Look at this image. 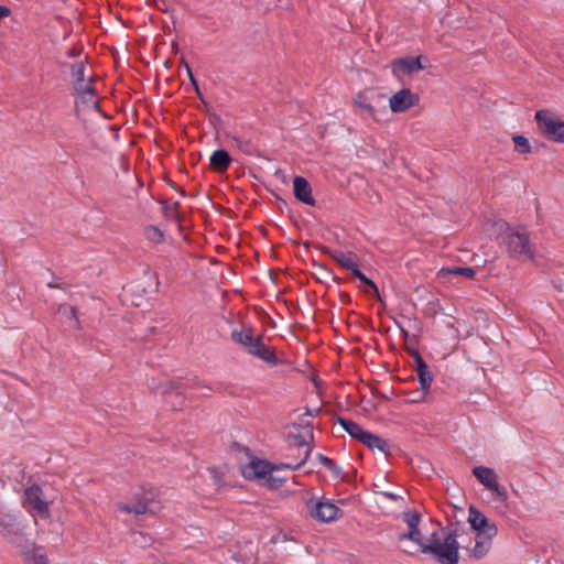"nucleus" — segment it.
Wrapping results in <instances>:
<instances>
[{
	"mask_svg": "<svg viewBox=\"0 0 564 564\" xmlns=\"http://www.w3.org/2000/svg\"><path fill=\"white\" fill-rule=\"evenodd\" d=\"M408 532L399 535V540H410L420 546L424 554H431L433 558L441 564H458L459 543L457 541V531L448 528H442L443 542L437 532H433L429 543L423 542V536L419 525L408 527Z\"/></svg>",
	"mask_w": 564,
	"mask_h": 564,
	"instance_id": "obj_1",
	"label": "nucleus"
},
{
	"mask_svg": "<svg viewBox=\"0 0 564 564\" xmlns=\"http://www.w3.org/2000/svg\"><path fill=\"white\" fill-rule=\"evenodd\" d=\"M230 338L234 343L242 346L249 355L260 358L272 366L280 364L274 349L263 344L262 335L254 337L251 326L232 329Z\"/></svg>",
	"mask_w": 564,
	"mask_h": 564,
	"instance_id": "obj_2",
	"label": "nucleus"
},
{
	"mask_svg": "<svg viewBox=\"0 0 564 564\" xmlns=\"http://www.w3.org/2000/svg\"><path fill=\"white\" fill-rule=\"evenodd\" d=\"M505 226L506 230L500 236L509 256L519 261H532L535 250L531 243L529 232L524 229H514L507 223Z\"/></svg>",
	"mask_w": 564,
	"mask_h": 564,
	"instance_id": "obj_3",
	"label": "nucleus"
},
{
	"mask_svg": "<svg viewBox=\"0 0 564 564\" xmlns=\"http://www.w3.org/2000/svg\"><path fill=\"white\" fill-rule=\"evenodd\" d=\"M310 455H311V449L305 451L303 458L295 465L283 464V463L276 465V464H272L265 459L253 458L249 464H247L243 467L242 475L246 479H249V480H256V479L265 480L267 477L271 473H274L275 470H279L281 468H288L291 470L299 469L307 460Z\"/></svg>",
	"mask_w": 564,
	"mask_h": 564,
	"instance_id": "obj_4",
	"label": "nucleus"
},
{
	"mask_svg": "<svg viewBox=\"0 0 564 564\" xmlns=\"http://www.w3.org/2000/svg\"><path fill=\"white\" fill-rule=\"evenodd\" d=\"M535 121L541 133L550 141L564 143V121L552 111L542 109L535 112Z\"/></svg>",
	"mask_w": 564,
	"mask_h": 564,
	"instance_id": "obj_5",
	"label": "nucleus"
},
{
	"mask_svg": "<svg viewBox=\"0 0 564 564\" xmlns=\"http://www.w3.org/2000/svg\"><path fill=\"white\" fill-rule=\"evenodd\" d=\"M405 350L413 358L414 370L416 372L421 386V398L411 399V402H420L424 400L427 391L430 390L431 384L434 380V376L431 372L429 365L425 362L417 348H415L414 346L406 345Z\"/></svg>",
	"mask_w": 564,
	"mask_h": 564,
	"instance_id": "obj_6",
	"label": "nucleus"
},
{
	"mask_svg": "<svg viewBox=\"0 0 564 564\" xmlns=\"http://www.w3.org/2000/svg\"><path fill=\"white\" fill-rule=\"evenodd\" d=\"M310 516L319 522H332L343 516V510L330 501L314 502L310 499L306 503Z\"/></svg>",
	"mask_w": 564,
	"mask_h": 564,
	"instance_id": "obj_7",
	"label": "nucleus"
},
{
	"mask_svg": "<svg viewBox=\"0 0 564 564\" xmlns=\"http://www.w3.org/2000/svg\"><path fill=\"white\" fill-rule=\"evenodd\" d=\"M24 501L40 518L50 517L48 503L43 499V490L39 485H32L24 490Z\"/></svg>",
	"mask_w": 564,
	"mask_h": 564,
	"instance_id": "obj_8",
	"label": "nucleus"
},
{
	"mask_svg": "<svg viewBox=\"0 0 564 564\" xmlns=\"http://www.w3.org/2000/svg\"><path fill=\"white\" fill-rule=\"evenodd\" d=\"M468 522L478 535H487L494 538L498 533V528L495 523L490 522L488 518L480 512L476 507L470 506L468 509Z\"/></svg>",
	"mask_w": 564,
	"mask_h": 564,
	"instance_id": "obj_9",
	"label": "nucleus"
},
{
	"mask_svg": "<svg viewBox=\"0 0 564 564\" xmlns=\"http://www.w3.org/2000/svg\"><path fill=\"white\" fill-rule=\"evenodd\" d=\"M1 534L11 543H18L23 538V528L15 516L0 511Z\"/></svg>",
	"mask_w": 564,
	"mask_h": 564,
	"instance_id": "obj_10",
	"label": "nucleus"
},
{
	"mask_svg": "<svg viewBox=\"0 0 564 564\" xmlns=\"http://www.w3.org/2000/svg\"><path fill=\"white\" fill-rule=\"evenodd\" d=\"M420 102V96L412 93L408 88H403L391 96L389 104L390 109L394 113L404 112L411 107L417 106Z\"/></svg>",
	"mask_w": 564,
	"mask_h": 564,
	"instance_id": "obj_11",
	"label": "nucleus"
},
{
	"mask_svg": "<svg viewBox=\"0 0 564 564\" xmlns=\"http://www.w3.org/2000/svg\"><path fill=\"white\" fill-rule=\"evenodd\" d=\"M315 248L319 249L324 254L329 256L341 268L350 270L351 273L354 272V270H357L359 268L357 263L358 257L352 251H337L323 245H316Z\"/></svg>",
	"mask_w": 564,
	"mask_h": 564,
	"instance_id": "obj_12",
	"label": "nucleus"
},
{
	"mask_svg": "<svg viewBox=\"0 0 564 564\" xmlns=\"http://www.w3.org/2000/svg\"><path fill=\"white\" fill-rule=\"evenodd\" d=\"M421 58L422 56H408L393 59L391 62L393 75L399 76L400 73L403 75H410L422 70L424 66L421 63Z\"/></svg>",
	"mask_w": 564,
	"mask_h": 564,
	"instance_id": "obj_13",
	"label": "nucleus"
},
{
	"mask_svg": "<svg viewBox=\"0 0 564 564\" xmlns=\"http://www.w3.org/2000/svg\"><path fill=\"white\" fill-rule=\"evenodd\" d=\"M293 193L297 200L315 206L316 202L312 196V187L308 181L303 176H295L293 180Z\"/></svg>",
	"mask_w": 564,
	"mask_h": 564,
	"instance_id": "obj_14",
	"label": "nucleus"
},
{
	"mask_svg": "<svg viewBox=\"0 0 564 564\" xmlns=\"http://www.w3.org/2000/svg\"><path fill=\"white\" fill-rule=\"evenodd\" d=\"M198 387L196 378H174L162 384V394L172 395L173 393H181L180 390L194 389Z\"/></svg>",
	"mask_w": 564,
	"mask_h": 564,
	"instance_id": "obj_15",
	"label": "nucleus"
},
{
	"mask_svg": "<svg viewBox=\"0 0 564 564\" xmlns=\"http://www.w3.org/2000/svg\"><path fill=\"white\" fill-rule=\"evenodd\" d=\"M232 159L227 150L218 149L213 152L209 159L210 169L217 173H225L230 166Z\"/></svg>",
	"mask_w": 564,
	"mask_h": 564,
	"instance_id": "obj_16",
	"label": "nucleus"
},
{
	"mask_svg": "<svg viewBox=\"0 0 564 564\" xmlns=\"http://www.w3.org/2000/svg\"><path fill=\"white\" fill-rule=\"evenodd\" d=\"M335 422L338 423L352 438L359 441L360 443L368 435V431L364 430L357 422L336 415Z\"/></svg>",
	"mask_w": 564,
	"mask_h": 564,
	"instance_id": "obj_17",
	"label": "nucleus"
},
{
	"mask_svg": "<svg viewBox=\"0 0 564 564\" xmlns=\"http://www.w3.org/2000/svg\"><path fill=\"white\" fill-rule=\"evenodd\" d=\"M473 475L487 489L496 487V482L498 481V476H497L496 471L489 467H485V466L474 467Z\"/></svg>",
	"mask_w": 564,
	"mask_h": 564,
	"instance_id": "obj_18",
	"label": "nucleus"
},
{
	"mask_svg": "<svg viewBox=\"0 0 564 564\" xmlns=\"http://www.w3.org/2000/svg\"><path fill=\"white\" fill-rule=\"evenodd\" d=\"M369 449H378L382 452L386 456H390V445L387 440L380 437L379 435L368 433L367 437L362 442Z\"/></svg>",
	"mask_w": 564,
	"mask_h": 564,
	"instance_id": "obj_19",
	"label": "nucleus"
},
{
	"mask_svg": "<svg viewBox=\"0 0 564 564\" xmlns=\"http://www.w3.org/2000/svg\"><path fill=\"white\" fill-rule=\"evenodd\" d=\"M229 138L232 144L246 155L260 156L257 145L250 139H242L237 135H231Z\"/></svg>",
	"mask_w": 564,
	"mask_h": 564,
	"instance_id": "obj_20",
	"label": "nucleus"
},
{
	"mask_svg": "<svg viewBox=\"0 0 564 564\" xmlns=\"http://www.w3.org/2000/svg\"><path fill=\"white\" fill-rule=\"evenodd\" d=\"M491 539L487 535H478L476 534L475 538V546L473 550V556L476 560L482 558L490 550L491 547Z\"/></svg>",
	"mask_w": 564,
	"mask_h": 564,
	"instance_id": "obj_21",
	"label": "nucleus"
},
{
	"mask_svg": "<svg viewBox=\"0 0 564 564\" xmlns=\"http://www.w3.org/2000/svg\"><path fill=\"white\" fill-rule=\"evenodd\" d=\"M317 459L326 469H328L333 474L334 477L339 478L343 481L348 480L347 477L343 475L341 468L337 465V463L334 459L327 457L322 453L317 454Z\"/></svg>",
	"mask_w": 564,
	"mask_h": 564,
	"instance_id": "obj_22",
	"label": "nucleus"
},
{
	"mask_svg": "<svg viewBox=\"0 0 564 564\" xmlns=\"http://www.w3.org/2000/svg\"><path fill=\"white\" fill-rule=\"evenodd\" d=\"M463 275L468 279H473L476 274V270L471 267H453V268H442L438 272V275L445 278L447 275Z\"/></svg>",
	"mask_w": 564,
	"mask_h": 564,
	"instance_id": "obj_23",
	"label": "nucleus"
},
{
	"mask_svg": "<svg viewBox=\"0 0 564 564\" xmlns=\"http://www.w3.org/2000/svg\"><path fill=\"white\" fill-rule=\"evenodd\" d=\"M150 500H135L131 503H127L123 507L120 508V510L126 511L128 513H134V514H145L150 510L149 508Z\"/></svg>",
	"mask_w": 564,
	"mask_h": 564,
	"instance_id": "obj_24",
	"label": "nucleus"
},
{
	"mask_svg": "<svg viewBox=\"0 0 564 564\" xmlns=\"http://www.w3.org/2000/svg\"><path fill=\"white\" fill-rule=\"evenodd\" d=\"M159 203L162 205V212L165 217L181 221L180 203L177 200L170 204L167 199L161 198Z\"/></svg>",
	"mask_w": 564,
	"mask_h": 564,
	"instance_id": "obj_25",
	"label": "nucleus"
},
{
	"mask_svg": "<svg viewBox=\"0 0 564 564\" xmlns=\"http://www.w3.org/2000/svg\"><path fill=\"white\" fill-rule=\"evenodd\" d=\"M85 64L84 62H77L70 65V74L74 78V87L77 84L85 83Z\"/></svg>",
	"mask_w": 564,
	"mask_h": 564,
	"instance_id": "obj_26",
	"label": "nucleus"
},
{
	"mask_svg": "<svg viewBox=\"0 0 564 564\" xmlns=\"http://www.w3.org/2000/svg\"><path fill=\"white\" fill-rule=\"evenodd\" d=\"M514 150L520 154H529L532 152L531 144L524 135H513Z\"/></svg>",
	"mask_w": 564,
	"mask_h": 564,
	"instance_id": "obj_27",
	"label": "nucleus"
},
{
	"mask_svg": "<svg viewBox=\"0 0 564 564\" xmlns=\"http://www.w3.org/2000/svg\"><path fill=\"white\" fill-rule=\"evenodd\" d=\"M355 104L357 105V107L367 110L375 120H378L376 109L370 102H368V99L365 94L359 93L355 99Z\"/></svg>",
	"mask_w": 564,
	"mask_h": 564,
	"instance_id": "obj_28",
	"label": "nucleus"
},
{
	"mask_svg": "<svg viewBox=\"0 0 564 564\" xmlns=\"http://www.w3.org/2000/svg\"><path fill=\"white\" fill-rule=\"evenodd\" d=\"M145 237L148 240L154 243H161L164 240V234L155 226H148L144 229Z\"/></svg>",
	"mask_w": 564,
	"mask_h": 564,
	"instance_id": "obj_29",
	"label": "nucleus"
},
{
	"mask_svg": "<svg viewBox=\"0 0 564 564\" xmlns=\"http://www.w3.org/2000/svg\"><path fill=\"white\" fill-rule=\"evenodd\" d=\"M403 521L408 527L419 525L421 522V514L415 510H408L403 512Z\"/></svg>",
	"mask_w": 564,
	"mask_h": 564,
	"instance_id": "obj_30",
	"label": "nucleus"
},
{
	"mask_svg": "<svg viewBox=\"0 0 564 564\" xmlns=\"http://www.w3.org/2000/svg\"><path fill=\"white\" fill-rule=\"evenodd\" d=\"M75 93L79 96L95 97L97 95L96 89L90 84H77L74 88Z\"/></svg>",
	"mask_w": 564,
	"mask_h": 564,
	"instance_id": "obj_31",
	"label": "nucleus"
},
{
	"mask_svg": "<svg viewBox=\"0 0 564 564\" xmlns=\"http://www.w3.org/2000/svg\"><path fill=\"white\" fill-rule=\"evenodd\" d=\"M285 482V478L279 477L271 473L264 480V486L269 489H279Z\"/></svg>",
	"mask_w": 564,
	"mask_h": 564,
	"instance_id": "obj_32",
	"label": "nucleus"
},
{
	"mask_svg": "<svg viewBox=\"0 0 564 564\" xmlns=\"http://www.w3.org/2000/svg\"><path fill=\"white\" fill-rule=\"evenodd\" d=\"M289 440H291L292 441L291 444L296 446V447H304V446H306L307 447L306 451L307 449L312 451V448L308 446V443H307L305 436H303L301 434H292V433H290L289 434Z\"/></svg>",
	"mask_w": 564,
	"mask_h": 564,
	"instance_id": "obj_33",
	"label": "nucleus"
},
{
	"mask_svg": "<svg viewBox=\"0 0 564 564\" xmlns=\"http://www.w3.org/2000/svg\"><path fill=\"white\" fill-rule=\"evenodd\" d=\"M58 312L63 313V314H69L68 317L70 319H74L76 323H78L77 308L75 306H70L68 304H63L59 306Z\"/></svg>",
	"mask_w": 564,
	"mask_h": 564,
	"instance_id": "obj_34",
	"label": "nucleus"
},
{
	"mask_svg": "<svg viewBox=\"0 0 564 564\" xmlns=\"http://www.w3.org/2000/svg\"><path fill=\"white\" fill-rule=\"evenodd\" d=\"M366 286H368L369 290H365V293H367L371 296H375L379 302H382L380 293H379V289H378L377 284L371 279H369V281L366 283Z\"/></svg>",
	"mask_w": 564,
	"mask_h": 564,
	"instance_id": "obj_35",
	"label": "nucleus"
},
{
	"mask_svg": "<svg viewBox=\"0 0 564 564\" xmlns=\"http://www.w3.org/2000/svg\"><path fill=\"white\" fill-rule=\"evenodd\" d=\"M489 490L494 491L500 501H502V502L507 501V499H508L507 489L505 487L500 486L498 481L496 482V487L490 488Z\"/></svg>",
	"mask_w": 564,
	"mask_h": 564,
	"instance_id": "obj_36",
	"label": "nucleus"
},
{
	"mask_svg": "<svg viewBox=\"0 0 564 564\" xmlns=\"http://www.w3.org/2000/svg\"><path fill=\"white\" fill-rule=\"evenodd\" d=\"M32 564H48L47 557L44 554H40L36 551H33L32 556Z\"/></svg>",
	"mask_w": 564,
	"mask_h": 564,
	"instance_id": "obj_37",
	"label": "nucleus"
},
{
	"mask_svg": "<svg viewBox=\"0 0 564 564\" xmlns=\"http://www.w3.org/2000/svg\"><path fill=\"white\" fill-rule=\"evenodd\" d=\"M80 101L86 106H93L94 108L99 109V101L95 97L80 96Z\"/></svg>",
	"mask_w": 564,
	"mask_h": 564,
	"instance_id": "obj_38",
	"label": "nucleus"
},
{
	"mask_svg": "<svg viewBox=\"0 0 564 564\" xmlns=\"http://www.w3.org/2000/svg\"><path fill=\"white\" fill-rule=\"evenodd\" d=\"M155 7L162 12L170 11V3L167 0H155Z\"/></svg>",
	"mask_w": 564,
	"mask_h": 564,
	"instance_id": "obj_39",
	"label": "nucleus"
},
{
	"mask_svg": "<svg viewBox=\"0 0 564 564\" xmlns=\"http://www.w3.org/2000/svg\"><path fill=\"white\" fill-rule=\"evenodd\" d=\"M82 53V47L73 46L66 51V56L69 58L77 57Z\"/></svg>",
	"mask_w": 564,
	"mask_h": 564,
	"instance_id": "obj_40",
	"label": "nucleus"
},
{
	"mask_svg": "<svg viewBox=\"0 0 564 564\" xmlns=\"http://www.w3.org/2000/svg\"><path fill=\"white\" fill-rule=\"evenodd\" d=\"M175 398L177 401H176V403H174V402L172 403V408H173V410H180L185 402V398L183 397L182 393H176Z\"/></svg>",
	"mask_w": 564,
	"mask_h": 564,
	"instance_id": "obj_41",
	"label": "nucleus"
},
{
	"mask_svg": "<svg viewBox=\"0 0 564 564\" xmlns=\"http://www.w3.org/2000/svg\"><path fill=\"white\" fill-rule=\"evenodd\" d=\"M352 275L357 278L361 283L366 285V283L369 281V278H367L359 268L357 270H354Z\"/></svg>",
	"mask_w": 564,
	"mask_h": 564,
	"instance_id": "obj_42",
	"label": "nucleus"
},
{
	"mask_svg": "<svg viewBox=\"0 0 564 564\" xmlns=\"http://www.w3.org/2000/svg\"><path fill=\"white\" fill-rule=\"evenodd\" d=\"M185 66H186V69H187L188 76H189V80H191L192 85L194 86V88H196V85H198V83L191 70L189 65L185 63Z\"/></svg>",
	"mask_w": 564,
	"mask_h": 564,
	"instance_id": "obj_43",
	"label": "nucleus"
},
{
	"mask_svg": "<svg viewBox=\"0 0 564 564\" xmlns=\"http://www.w3.org/2000/svg\"><path fill=\"white\" fill-rule=\"evenodd\" d=\"M339 297H340L341 303H350L351 302L350 295L346 292H341L339 294Z\"/></svg>",
	"mask_w": 564,
	"mask_h": 564,
	"instance_id": "obj_44",
	"label": "nucleus"
},
{
	"mask_svg": "<svg viewBox=\"0 0 564 564\" xmlns=\"http://www.w3.org/2000/svg\"><path fill=\"white\" fill-rule=\"evenodd\" d=\"M169 184L172 188L177 191L182 196H186V192L184 188H177L172 181H169Z\"/></svg>",
	"mask_w": 564,
	"mask_h": 564,
	"instance_id": "obj_45",
	"label": "nucleus"
},
{
	"mask_svg": "<svg viewBox=\"0 0 564 564\" xmlns=\"http://www.w3.org/2000/svg\"><path fill=\"white\" fill-rule=\"evenodd\" d=\"M47 286L51 288V289H63L61 286V284L56 283V282H48L47 283Z\"/></svg>",
	"mask_w": 564,
	"mask_h": 564,
	"instance_id": "obj_46",
	"label": "nucleus"
},
{
	"mask_svg": "<svg viewBox=\"0 0 564 564\" xmlns=\"http://www.w3.org/2000/svg\"><path fill=\"white\" fill-rule=\"evenodd\" d=\"M195 91H196V94H197V97H198L203 102H205L204 97H203V94L200 93L198 85H196Z\"/></svg>",
	"mask_w": 564,
	"mask_h": 564,
	"instance_id": "obj_47",
	"label": "nucleus"
},
{
	"mask_svg": "<svg viewBox=\"0 0 564 564\" xmlns=\"http://www.w3.org/2000/svg\"><path fill=\"white\" fill-rule=\"evenodd\" d=\"M319 411H321V409H317V410H315V411H312L311 409H308V408H307V409H306L305 414H306V415H311V416H312V415H314L315 413H318Z\"/></svg>",
	"mask_w": 564,
	"mask_h": 564,
	"instance_id": "obj_48",
	"label": "nucleus"
},
{
	"mask_svg": "<svg viewBox=\"0 0 564 564\" xmlns=\"http://www.w3.org/2000/svg\"><path fill=\"white\" fill-rule=\"evenodd\" d=\"M305 427L308 430V434H310L311 438H313V425L307 423L305 425Z\"/></svg>",
	"mask_w": 564,
	"mask_h": 564,
	"instance_id": "obj_49",
	"label": "nucleus"
},
{
	"mask_svg": "<svg viewBox=\"0 0 564 564\" xmlns=\"http://www.w3.org/2000/svg\"><path fill=\"white\" fill-rule=\"evenodd\" d=\"M413 394H414V398H413V399H419V398H421V391H415V392H413Z\"/></svg>",
	"mask_w": 564,
	"mask_h": 564,
	"instance_id": "obj_50",
	"label": "nucleus"
},
{
	"mask_svg": "<svg viewBox=\"0 0 564 564\" xmlns=\"http://www.w3.org/2000/svg\"><path fill=\"white\" fill-rule=\"evenodd\" d=\"M303 246H304L305 248H307V249H308V248H311V247L313 246V243H312V242H308V241H305V242L303 243Z\"/></svg>",
	"mask_w": 564,
	"mask_h": 564,
	"instance_id": "obj_51",
	"label": "nucleus"
},
{
	"mask_svg": "<svg viewBox=\"0 0 564 564\" xmlns=\"http://www.w3.org/2000/svg\"><path fill=\"white\" fill-rule=\"evenodd\" d=\"M402 335L404 336L405 339L410 337L409 333L405 329H402Z\"/></svg>",
	"mask_w": 564,
	"mask_h": 564,
	"instance_id": "obj_52",
	"label": "nucleus"
},
{
	"mask_svg": "<svg viewBox=\"0 0 564 564\" xmlns=\"http://www.w3.org/2000/svg\"><path fill=\"white\" fill-rule=\"evenodd\" d=\"M334 280H335L338 284L343 282V280H341L340 278H338V276H334Z\"/></svg>",
	"mask_w": 564,
	"mask_h": 564,
	"instance_id": "obj_53",
	"label": "nucleus"
},
{
	"mask_svg": "<svg viewBox=\"0 0 564 564\" xmlns=\"http://www.w3.org/2000/svg\"><path fill=\"white\" fill-rule=\"evenodd\" d=\"M387 497H389L390 499H395V496L393 494H386Z\"/></svg>",
	"mask_w": 564,
	"mask_h": 564,
	"instance_id": "obj_54",
	"label": "nucleus"
},
{
	"mask_svg": "<svg viewBox=\"0 0 564 564\" xmlns=\"http://www.w3.org/2000/svg\"><path fill=\"white\" fill-rule=\"evenodd\" d=\"M293 426L296 429L302 427V425H300V424H293Z\"/></svg>",
	"mask_w": 564,
	"mask_h": 564,
	"instance_id": "obj_55",
	"label": "nucleus"
}]
</instances>
